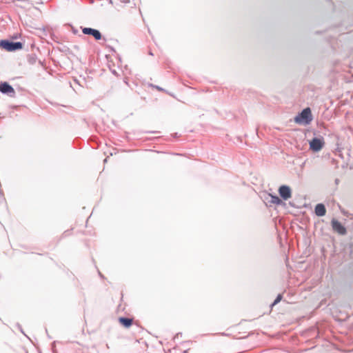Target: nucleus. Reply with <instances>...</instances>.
<instances>
[{
    "mask_svg": "<svg viewBox=\"0 0 353 353\" xmlns=\"http://www.w3.org/2000/svg\"><path fill=\"white\" fill-rule=\"evenodd\" d=\"M312 120L311 110L310 108H305L295 118L294 121L299 124H309Z\"/></svg>",
    "mask_w": 353,
    "mask_h": 353,
    "instance_id": "1",
    "label": "nucleus"
},
{
    "mask_svg": "<svg viewBox=\"0 0 353 353\" xmlns=\"http://www.w3.org/2000/svg\"><path fill=\"white\" fill-rule=\"evenodd\" d=\"M0 47L3 49L11 52L20 50L23 48L21 42H12L6 40H2L0 42Z\"/></svg>",
    "mask_w": 353,
    "mask_h": 353,
    "instance_id": "2",
    "label": "nucleus"
},
{
    "mask_svg": "<svg viewBox=\"0 0 353 353\" xmlns=\"http://www.w3.org/2000/svg\"><path fill=\"white\" fill-rule=\"evenodd\" d=\"M325 145V141L323 138H314L310 141V148L314 152L320 151Z\"/></svg>",
    "mask_w": 353,
    "mask_h": 353,
    "instance_id": "3",
    "label": "nucleus"
},
{
    "mask_svg": "<svg viewBox=\"0 0 353 353\" xmlns=\"http://www.w3.org/2000/svg\"><path fill=\"white\" fill-rule=\"evenodd\" d=\"M280 196L284 200H288L292 196V192L290 188L287 185H281L279 189Z\"/></svg>",
    "mask_w": 353,
    "mask_h": 353,
    "instance_id": "4",
    "label": "nucleus"
},
{
    "mask_svg": "<svg viewBox=\"0 0 353 353\" xmlns=\"http://www.w3.org/2000/svg\"><path fill=\"white\" fill-rule=\"evenodd\" d=\"M332 226L333 230L340 234H345L346 233V229L342 224L336 219L332 220Z\"/></svg>",
    "mask_w": 353,
    "mask_h": 353,
    "instance_id": "5",
    "label": "nucleus"
},
{
    "mask_svg": "<svg viewBox=\"0 0 353 353\" xmlns=\"http://www.w3.org/2000/svg\"><path fill=\"white\" fill-rule=\"evenodd\" d=\"M82 32L84 34H90L94 37L95 39L99 40L101 38V34L97 30L92 29L90 28H84L82 29Z\"/></svg>",
    "mask_w": 353,
    "mask_h": 353,
    "instance_id": "6",
    "label": "nucleus"
},
{
    "mask_svg": "<svg viewBox=\"0 0 353 353\" xmlns=\"http://www.w3.org/2000/svg\"><path fill=\"white\" fill-rule=\"evenodd\" d=\"M0 91L2 93L10 94L11 96L14 95L15 93L14 88L6 82L0 83Z\"/></svg>",
    "mask_w": 353,
    "mask_h": 353,
    "instance_id": "7",
    "label": "nucleus"
},
{
    "mask_svg": "<svg viewBox=\"0 0 353 353\" xmlns=\"http://www.w3.org/2000/svg\"><path fill=\"white\" fill-rule=\"evenodd\" d=\"M315 213L319 216H324L326 213V209L323 204H317L315 207Z\"/></svg>",
    "mask_w": 353,
    "mask_h": 353,
    "instance_id": "8",
    "label": "nucleus"
},
{
    "mask_svg": "<svg viewBox=\"0 0 353 353\" xmlns=\"http://www.w3.org/2000/svg\"><path fill=\"white\" fill-rule=\"evenodd\" d=\"M119 322L125 327H129L132 325L133 319L129 318L120 317Z\"/></svg>",
    "mask_w": 353,
    "mask_h": 353,
    "instance_id": "9",
    "label": "nucleus"
},
{
    "mask_svg": "<svg viewBox=\"0 0 353 353\" xmlns=\"http://www.w3.org/2000/svg\"><path fill=\"white\" fill-rule=\"evenodd\" d=\"M270 196L271 197L270 202L272 203H274V204H276V205H280L282 203L281 199L279 196H274L272 194H270Z\"/></svg>",
    "mask_w": 353,
    "mask_h": 353,
    "instance_id": "10",
    "label": "nucleus"
},
{
    "mask_svg": "<svg viewBox=\"0 0 353 353\" xmlns=\"http://www.w3.org/2000/svg\"><path fill=\"white\" fill-rule=\"evenodd\" d=\"M281 299H282V295L279 294L272 305L274 306V305H276L278 303H279L281 301Z\"/></svg>",
    "mask_w": 353,
    "mask_h": 353,
    "instance_id": "11",
    "label": "nucleus"
}]
</instances>
